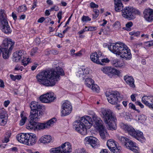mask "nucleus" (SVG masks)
Wrapping results in <instances>:
<instances>
[{"instance_id": "338daca9", "label": "nucleus", "mask_w": 153, "mask_h": 153, "mask_svg": "<svg viewBox=\"0 0 153 153\" xmlns=\"http://www.w3.org/2000/svg\"><path fill=\"white\" fill-rule=\"evenodd\" d=\"M12 16L13 18V19L15 21L17 19V17L16 14L15 13L13 12L12 14Z\"/></svg>"}, {"instance_id": "ddd939ff", "label": "nucleus", "mask_w": 153, "mask_h": 153, "mask_svg": "<svg viewBox=\"0 0 153 153\" xmlns=\"http://www.w3.org/2000/svg\"><path fill=\"white\" fill-rule=\"evenodd\" d=\"M86 144H90L94 148H96L100 146L99 140L96 138L91 136L87 137L85 139Z\"/></svg>"}, {"instance_id": "6e6d98bb", "label": "nucleus", "mask_w": 153, "mask_h": 153, "mask_svg": "<svg viewBox=\"0 0 153 153\" xmlns=\"http://www.w3.org/2000/svg\"><path fill=\"white\" fill-rule=\"evenodd\" d=\"M133 25V23L131 22H128L126 25V27L128 30V29L132 27Z\"/></svg>"}, {"instance_id": "393cba45", "label": "nucleus", "mask_w": 153, "mask_h": 153, "mask_svg": "<svg viewBox=\"0 0 153 153\" xmlns=\"http://www.w3.org/2000/svg\"><path fill=\"white\" fill-rule=\"evenodd\" d=\"M101 53L98 51L91 54L90 56V58L91 60L93 62L98 64H100L101 62L100 61L99 58L101 56Z\"/></svg>"}, {"instance_id": "b1692460", "label": "nucleus", "mask_w": 153, "mask_h": 153, "mask_svg": "<svg viewBox=\"0 0 153 153\" xmlns=\"http://www.w3.org/2000/svg\"><path fill=\"white\" fill-rule=\"evenodd\" d=\"M29 133H21L18 134L17 136V140L20 143L26 145L27 140Z\"/></svg>"}, {"instance_id": "e2e57ef3", "label": "nucleus", "mask_w": 153, "mask_h": 153, "mask_svg": "<svg viewBox=\"0 0 153 153\" xmlns=\"http://www.w3.org/2000/svg\"><path fill=\"white\" fill-rule=\"evenodd\" d=\"M0 87L2 88H4V82L1 79H0Z\"/></svg>"}, {"instance_id": "49530a36", "label": "nucleus", "mask_w": 153, "mask_h": 153, "mask_svg": "<svg viewBox=\"0 0 153 153\" xmlns=\"http://www.w3.org/2000/svg\"><path fill=\"white\" fill-rule=\"evenodd\" d=\"M129 108H131L133 109L134 110H135L136 111H137L138 112H139L140 111L138 110L136 108L135 106V105L133 104L132 103H129Z\"/></svg>"}, {"instance_id": "a878e982", "label": "nucleus", "mask_w": 153, "mask_h": 153, "mask_svg": "<svg viewBox=\"0 0 153 153\" xmlns=\"http://www.w3.org/2000/svg\"><path fill=\"white\" fill-rule=\"evenodd\" d=\"M32 116H30V119L29 120V123L26 125V128L28 129L35 130L36 128V122L38 121L39 118L37 120H35L33 119V117L32 118Z\"/></svg>"}, {"instance_id": "6e6552de", "label": "nucleus", "mask_w": 153, "mask_h": 153, "mask_svg": "<svg viewBox=\"0 0 153 153\" xmlns=\"http://www.w3.org/2000/svg\"><path fill=\"white\" fill-rule=\"evenodd\" d=\"M30 107L31 109L30 116H32L31 117H33V119L35 120H37L40 117L42 106L38 102L33 101L30 103Z\"/></svg>"}, {"instance_id": "2f4dec72", "label": "nucleus", "mask_w": 153, "mask_h": 153, "mask_svg": "<svg viewBox=\"0 0 153 153\" xmlns=\"http://www.w3.org/2000/svg\"><path fill=\"white\" fill-rule=\"evenodd\" d=\"M94 80L90 78H86L85 81V85L89 88H91V86L94 84Z\"/></svg>"}, {"instance_id": "9d476101", "label": "nucleus", "mask_w": 153, "mask_h": 153, "mask_svg": "<svg viewBox=\"0 0 153 153\" xmlns=\"http://www.w3.org/2000/svg\"><path fill=\"white\" fill-rule=\"evenodd\" d=\"M108 102L113 105H116L120 100V94L117 91H113L106 94Z\"/></svg>"}, {"instance_id": "3c124183", "label": "nucleus", "mask_w": 153, "mask_h": 153, "mask_svg": "<svg viewBox=\"0 0 153 153\" xmlns=\"http://www.w3.org/2000/svg\"><path fill=\"white\" fill-rule=\"evenodd\" d=\"M38 48L36 47L33 48L32 50L30 53V55L33 56L37 52Z\"/></svg>"}, {"instance_id": "cd10ccee", "label": "nucleus", "mask_w": 153, "mask_h": 153, "mask_svg": "<svg viewBox=\"0 0 153 153\" xmlns=\"http://www.w3.org/2000/svg\"><path fill=\"white\" fill-rule=\"evenodd\" d=\"M40 142L44 143H48L52 142V140L51 136L49 135H44L39 139Z\"/></svg>"}, {"instance_id": "de8ad7c7", "label": "nucleus", "mask_w": 153, "mask_h": 153, "mask_svg": "<svg viewBox=\"0 0 153 153\" xmlns=\"http://www.w3.org/2000/svg\"><path fill=\"white\" fill-rule=\"evenodd\" d=\"M110 60H109L108 58H105L102 59L101 60V64H100L101 65H104V63H108L109 62Z\"/></svg>"}, {"instance_id": "774afa93", "label": "nucleus", "mask_w": 153, "mask_h": 153, "mask_svg": "<svg viewBox=\"0 0 153 153\" xmlns=\"http://www.w3.org/2000/svg\"><path fill=\"white\" fill-rule=\"evenodd\" d=\"M10 102L9 100L5 101L4 102V105L5 107H7L10 104Z\"/></svg>"}, {"instance_id": "39448f33", "label": "nucleus", "mask_w": 153, "mask_h": 153, "mask_svg": "<svg viewBox=\"0 0 153 153\" xmlns=\"http://www.w3.org/2000/svg\"><path fill=\"white\" fill-rule=\"evenodd\" d=\"M100 114L105 123L108 124L109 130L116 129L117 119L111 111L108 109L102 108Z\"/></svg>"}, {"instance_id": "20e7f679", "label": "nucleus", "mask_w": 153, "mask_h": 153, "mask_svg": "<svg viewBox=\"0 0 153 153\" xmlns=\"http://www.w3.org/2000/svg\"><path fill=\"white\" fill-rule=\"evenodd\" d=\"M93 122L89 116H84L79 120H76L74 123V128L78 132L83 135L87 134V129L92 126Z\"/></svg>"}, {"instance_id": "7c9ffc66", "label": "nucleus", "mask_w": 153, "mask_h": 153, "mask_svg": "<svg viewBox=\"0 0 153 153\" xmlns=\"http://www.w3.org/2000/svg\"><path fill=\"white\" fill-rule=\"evenodd\" d=\"M7 21V16L5 11L3 10H0V22L1 23L2 22Z\"/></svg>"}, {"instance_id": "052dcab7", "label": "nucleus", "mask_w": 153, "mask_h": 153, "mask_svg": "<svg viewBox=\"0 0 153 153\" xmlns=\"http://www.w3.org/2000/svg\"><path fill=\"white\" fill-rule=\"evenodd\" d=\"M62 11H60L58 13L57 15V17L58 19H62Z\"/></svg>"}, {"instance_id": "c9c22d12", "label": "nucleus", "mask_w": 153, "mask_h": 153, "mask_svg": "<svg viewBox=\"0 0 153 153\" xmlns=\"http://www.w3.org/2000/svg\"><path fill=\"white\" fill-rule=\"evenodd\" d=\"M113 27L116 30H121V27L120 22L118 21H116L113 25Z\"/></svg>"}, {"instance_id": "e433bc0d", "label": "nucleus", "mask_w": 153, "mask_h": 153, "mask_svg": "<svg viewBox=\"0 0 153 153\" xmlns=\"http://www.w3.org/2000/svg\"><path fill=\"white\" fill-rule=\"evenodd\" d=\"M121 147L120 146H117H117L114 147V148L110 150L114 153H120V152Z\"/></svg>"}, {"instance_id": "f257e3e1", "label": "nucleus", "mask_w": 153, "mask_h": 153, "mask_svg": "<svg viewBox=\"0 0 153 153\" xmlns=\"http://www.w3.org/2000/svg\"><path fill=\"white\" fill-rule=\"evenodd\" d=\"M64 74L63 69L59 67L56 71H43L39 73L36 77L40 84L48 87L53 86L59 80L60 75L63 76Z\"/></svg>"}, {"instance_id": "f704fd0d", "label": "nucleus", "mask_w": 153, "mask_h": 153, "mask_svg": "<svg viewBox=\"0 0 153 153\" xmlns=\"http://www.w3.org/2000/svg\"><path fill=\"white\" fill-rule=\"evenodd\" d=\"M20 116L21 119L20 120L19 125L21 126H22L24 125L27 118V117L25 116H24L23 114L22 113L21 114Z\"/></svg>"}, {"instance_id": "aec40b11", "label": "nucleus", "mask_w": 153, "mask_h": 153, "mask_svg": "<svg viewBox=\"0 0 153 153\" xmlns=\"http://www.w3.org/2000/svg\"><path fill=\"white\" fill-rule=\"evenodd\" d=\"M62 153H70L71 152V146L68 142L62 144L60 146Z\"/></svg>"}, {"instance_id": "8fccbe9b", "label": "nucleus", "mask_w": 153, "mask_h": 153, "mask_svg": "<svg viewBox=\"0 0 153 153\" xmlns=\"http://www.w3.org/2000/svg\"><path fill=\"white\" fill-rule=\"evenodd\" d=\"M19 10L20 11H25L27 10V7L25 5H22L19 7Z\"/></svg>"}, {"instance_id": "ea45409f", "label": "nucleus", "mask_w": 153, "mask_h": 153, "mask_svg": "<svg viewBox=\"0 0 153 153\" xmlns=\"http://www.w3.org/2000/svg\"><path fill=\"white\" fill-rule=\"evenodd\" d=\"M82 22H87L91 20V19L88 16H83L81 19Z\"/></svg>"}, {"instance_id": "5fc2aeb1", "label": "nucleus", "mask_w": 153, "mask_h": 153, "mask_svg": "<svg viewBox=\"0 0 153 153\" xmlns=\"http://www.w3.org/2000/svg\"><path fill=\"white\" fill-rule=\"evenodd\" d=\"M7 114L5 111H3L2 113L0 114V118L4 119L6 117Z\"/></svg>"}, {"instance_id": "423d86ee", "label": "nucleus", "mask_w": 153, "mask_h": 153, "mask_svg": "<svg viewBox=\"0 0 153 153\" xmlns=\"http://www.w3.org/2000/svg\"><path fill=\"white\" fill-rule=\"evenodd\" d=\"M92 118L95 123L94 125L95 127L99 131L101 138L105 139L108 136V134L105 126L102 124V121L95 114L93 115Z\"/></svg>"}, {"instance_id": "f8f14e48", "label": "nucleus", "mask_w": 153, "mask_h": 153, "mask_svg": "<svg viewBox=\"0 0 153 153\" xmlns=\"http://www.w3.org/2000/svg\"><path fill=\"white\" fill-rule=\"evenodd\" d=\"M56 99L54 96V94L52 92L47 93L39 97V100L42 102L48 103L53 102Z\"/></svg>"}, {"instance_id": "4be33fe9", "label": "nucleus", "mask_w": 153, "mask_h": 153, "mask_svg": "<svg viewBox=\"0 0 153 153\" xmlns=\"http://www.w3.org/2000/svg\"><path fill=\"white\" fill-rule=\"evenodd\" d=\"M134 132L132 134L133 135H132L131 136L142 143L145 141V140L143 136L142 132L139 130L136 131L135 130V132Z\"/></svg>"}, {"instance_id": "864d4df0", "label": "nucleus", "mask_w": 153, "mask_h": 153, "mask_svg": "<svg viewBox=\"0 0 153 153\" xmlns=\"http://www.w3.org/2000/svg\"><path fill=\"white\" fill-rule=\"evenodd\" d=\"M7 121L4 119L0 118V125L4 126L6 124Z\"/></svg>"}, {"instance_id": "72a5a7b5", "label": "nucleus", "mask_w": 153, "mask_h": 153, "mask_svg": "<svg viewBox=\"0 0 153 153\" xmlns=\"http://www.w3.org/2000/svg\"><path fill=\"white\" fill-rule=\"evenodd\" d=\"M49 152L50 153H62L60 146L51 149L49 150Z\"/></svg>"}, {"instance_id": "bf43d9fd", "label": "nucleus", "mask_w": 153, "mask_h": 153, "mask_svg": "<svg viewBox=\"0 0 153 153\" xmlns=\"http://www.w3.org/2000/svg\"><path fill=\"white\" fill-rule=\"evenodd\" d=\"M135 103L136 105H139L141 108H143L144 105L140 102L138 101H137L135 102Z\"/></svg>"}, {"instance_id": "a18cd8bd", "label": "nucleus", "mask_w": 153, "mask_h": 153, "mask_svg": "<svg viewBox=\"0 0 153 153\" xmlns=\"http://www.w3.org/2000/svg\"><path fill=\"white\" fill-rule=\"evenodd\" d=\"M10 135L11 134L10 133H8V134H6L7 136H5V137L4 139V141L3 142L4 143H7L9 142V139L10 137Z\"/></svg>"}, {"instance_id": "c85d7f7f", "label": "nucleus", "mask_w": 153, "mask_h": 153, "mask_svg": "<svg viewBox=\"0 0 153 153\" xmlns=\"http://www.w3.org/2000/svg\"><path fill=\"white\" fill-rule=\"evenodd\" d=\"M117 145V143L113 140L110 139L107 141V146L110 150L114 148Z\"/></svg>"}, {"instance_id": "6ab92c4d", "label": "nucleus", "mask_w": 153, "mask_h": 153, "mask_svg": "<svg viewBox=\"0 0 153 153\" xmlns=\"http://www.w3.org/2000/svg\"><path fill=\"white\" fill-rule=\"evenodd\" d=\"M120 125L121 128L123 129L128 133L131 136L133 135L132 134L134 132V131L135 132V129L130 125L121 123Z\"/></svg>"}, {"instance_id": "79ce46f5", "label": "nucleus", "mask_w": 153, "mask_h": 153, "mask_svg": "<svg viewBox=\"0 0 153 153\" xmlns=\"http://www.w3.org/2000/svg\"><path fill=\"white\" fill-rule=\"evenodd\" d=\"M93 10L95 13L93 14V17L94 19H95L98 16L99 13V11L98 10L96 9H94Z\"/></svg>"}, {"instance_id": "2eb2a0df", "label": "nucleus", "mask_w": 153, "mask_h": 153, "mask_svg": "<svg viewBox=\"0 0 153 153\" xmlns=\"http://www.w3.org/2000/svg\"><path fill=\"white\" fill-rule=\"evenodd\" d=\"M62 113L63 116L69 114L72 110V106L70 103L68 101H65L62 104Z\"/></svg>"}, {"instance_id": "7ed1b4c3", "label": "nucleus", "mask_w": 153, "mask_h": 153, "mask_svg": "<svg viewBox=\"0 0 153 153\" xmlns=\"http://www.w3.org/2000/svg\"><path fill=\"white\" fill-rule=\"evenodd\" d=\"M115 10L117 12L122 11V15L124 18L129 20L135 18V15H140V12L137 10L131 7H127L123 9V5L121 0H114Z\"/></svg>"}, {"instance_id": "412c9836", "label": "nucleus", "mask_w": 153, "mask_h": 153, "mask_svg": "<svg viewBox=\"0 0 153 153\" xmlns=\"http://www.w3.org/2000/svg\"><path fill=\"white\" fill-rule=\"evenodd\" d=\"M1 27L2 31L5 33L9 34L12 32V29L8 25L7 21L2 22Z\"/></svg>"}, {"instance_id": "603ef678", "label": "nucleus", "mask_w": 153, "mask_h": 153, "mask_svg": "<svg viewBox=\"0 0 153 153\" xmlns=\"http://www.w3.org/2000/svg\"><path fill=\"white\" fill-rule=\"evenodd\" d=\"M88 153L85 149L83 148L79 149L77 150V153Z\"/></svg>"}, {"instance_id": "f3484780", "label": "nucleus", "mask_w": 153, "mask_h": 153, "mask_svg": "<svg viewBox=\"0 0 153 153\" xmlns=\"http://www.w3.org/2000/svg\"><path fill=\"white\" fill-rule=\"evenodd\" d=\"M143 16L145 20L148 22L153 21V10L151 8L146 9L143 12Z\"/></svg>"}, {"instance_id": "1a4fd4ad", "label": "nucleus", "mask_w": 153, "mask_h": 153, "mask_svg": "<svg viewBox=\"0 0 153 153\" xmlns=\"http://www.w3.org/2000/svg\"><path fill=\"white\" fill-rule=\"evenodd\" d=\"M120 140L123 145L125 146L127 149L134 152V153H138L137 152L139 150V147L136 143L124 137H121Z\"/></svg>"}, {"instance_id": "5701e85b", "label": "nucleus", "mask_w": 153, "mask_h": 153, "mask_svg": "<svg viewBox=\"0 0 153 153\" xmlns=\"http://www.w3.org/2000/svg\"><path fill=\"white\" fill-rule=\"evenodd\" d=\"M28 139L26 145L31 146L34 145L37 141L36 135L32 133H29Z\"/></svg>"}, {"instance_id": "69168bd1", "label": "nucleus", "mask_w": 153, "mask_h": 153, "mask_svg": "<svg viewBox=\"0 0 153 153\" xmlns=\"http://www.w3.org/2000/svg\"><path fill=\"white\" fill-rule=\"evenodd\" d=\"M136 96L135 94H132L131 96V98L133 101H136Z\"/></svg>"}, {"instance_id": "13d9d810", "label": "nucleus", "mask_w": 153, "mask_h": 153, "mask_svg": "<svg viewBox=\"0 0 153 153\" xmlns=\"http://www.w3.org/2000/svg\"><path fill=\"white\" fill-rule=\"evenodd\" d=\"M24 68L23 66H16L15 68V70L18 71L20 70L22 71V69Z\"/></svg>"}, {"instance_id": "09e8293b", "label": "nucleus", "mask_w": 153, "mask_h": 153, "mask_svg": "<svg viewBox=\"0 0 153 153\" xmlns=\"http://www.w3.org/2000/svg\"><path fill=\"white\" fill-rule=\"evenodd\" d=\"M85 28H87V31H93V30H96L97 29V27H85Z\"/></svg>"}, {"instance_id": "a211bd4d", "label": "nucleus", "mask_w": 153, "mask_h": 153, "mask_svg": "<svg viewBox=\"0 0 153 153\" xmlns=\"http://www.w3.org/2000/svg\"><path fill=\"white\" fill-rule=\"evenodd\" d=\"M142 101L149 108L153 109V96H144L142 97Z\"/></svg>"}, {"instance_id": "4c0bfd02", "label": "nucleus", "mask_w": 153, "mask_h": 153, "mask_svg": "<svg viewBox=\"0 0 153 153\" xmlns=\"http://www.w3.org/2000/svg\"><path fill=\"white\" fill-rule=\"evenodd\" d=\"M90 88L94 91L98 92L99 91V87L97 84H94Z\"/></svg>"}, {"instance_id": "0eeeda50", "label": "nucleus", "mask_w": 153, "mask_h": 153, "mask_svg": "<svg viewBox=\"0 0 153 153\" xmlns=\"http://www.w3.org/2000/svg\"><path fill=\"white\" fill-rule=\"evenodd\" d=\"M13 60L15 62H17L20 60H22V65L26 66L30 62V59L26 57V53L23 50L17 51L13 53Z\"/></svg>"}, {"instance_id": "4468645a", "label": "nucleus", "mask_w": 153, "mask_h": 153, "mask_svg": "<svg viewBox=\"0 0 153 153\" xmlns=\"http://www.w3.org/2000/svg\"><path fill=\"white\" fill-rule=\"evenodd\" d=\"M15 42L12 41L10 39H4L3 42L1 47L3 48H5V49L12 52V50L14 48Z\"/></svg>"}, {"instance_id": "f03ea898", "label": "nucleus", "mask_w": 153, "mask_h": 153, "mask_svg": "<svg viewBox=\"0 0 153 153\" xmlns=\"http://www.w3.org/2000/svg\"><path fill=\"white\" fill-rule=\"evenodd\" d=\"M108 49L112 52L126 60H130L132 58L131 50L124 43L120 42L111 44Z\"/></svg>"}, {"instance_id": "dca6fc26", "label": "nucleus", "mask_w": 153, "mask_h": 153, "mask_svg": "<svg viewBox=\"0 0 153 153\" xmlns=\"http://www.w3.org/2000/svg\"><path fill=\"white\" fill-rule=\"evenodd\" d=\"M89 69L87 67L83 66L79 68L76 75L77 77L83 79L89 74Z\"/></svg>"}, {"instance_id": "0e129e2a", "label": "nucleus", "mask_w": 153, "mask_h": 153, "mask_svg": "<svg viewBox=\"0 0 153 153\" xmlns=\"http://www.w3.org/2000/svg\"><path fill=\"white\" fill-rule=\"evenodd\" d=\"M45 20V18L44 17H42L38 20L37 22L39 23H42Z\"/></svg>"}, {"instance_id": "4d7b16f0", "label": "nucleus", "mask_w": 153, "mask_h": 153, "mask_svg": "<svg viewBox=\"0 0 153 153\" xmlns=\"http://www.w3.org/2000/svg\"><path fill=\"white\" fill-rule=\"evenodd\" d=\"M90 6L92 8H98L99 7L98 5L94 3L93 2H91L90 4Z\"/></svg>"}, {"instance_id": "a19ab883", "label": "nucleus", "mask_w": 153, "mask_h": 153, "mask_svg": "<svg viewBox=\"0 0 153 153\" xmlns=\"http://www.w3.org/2000/svg\"><path fill=\"white\" fill-rule=\"evenodd\" d=\"M145 45L146 47H151L153 46V40L146 42H144Z\"/></svg>"}, {"instance_id": "9b49d317", "label": "nucleus", "mask_w": 153, "mask_h": 153, "mask_svg": "<svg viewBox=\"0 0 153 153\" xmlns=\"http://www.w3.org/2000/svg\"><path fill=\"white\" fill-rule=\"evenodd\" d=\"M56 119L53 118L48 121L46 123H36V128L38 130H43L47 128H49L52 126L53 124L56 121Z\"/></svg>"}, {"instance_id": "473e14b6", "label": "nucleus", "mask_w": 153, "mask_h": 153, "mask_svg": "<svg viewBox=\"0 0 153 153\" xmlns=\"http://www.w3.org/2000/svg\"><path fill=\"white\" fill-rule=\"evenodd\" d=\"M113 68L111 67H105L101 68V70L105 74H111Z\"/></svg>"}, {"instance_id": "c03bdc74", "label": "nucleus", "mask_w": 153, "mask_h": 153, "mask_svg": "<svg viewBox=\"0 0 153 153\" xmlns=\"http://www.w3.org/2000/svg\"><path fill=\"white\" fill-rule=\"evenodd\" d=\"M140 34V32L139 31L134 32L132 31L129 33V34L134 36L137 37Z\"/></svg>"}, {"instance_id": "58836bf2", "label": "nucleus", "mask_w": 153, "mask_h": 153, "mask_svg": "<svg viewBox=\"0 0 153 153\" xmlns=\"http://www.w3.org/2000/svg\"><path fill=\"white\" fill-rule=\"evenodd\" d=\"M10 76L11 79L13 81H15L16 79L19 80L22 77L21 76L19 75H17L14 76L13 74H10Z\"/></svg>"}, {"instance_id": "c756f323", "label": "nucleus", "mask_w": 153, "mask_h": 153, "mask_svg": "<svg viewBox=\"0 0 153 153\" xmlns=\"http://www.w3.org/2000/svg\"><path fill=\"white\" fill-rule=\"evenodd\" d=\"M112 64L116 67H121L123 66L124 65V62L118 59H114L111 62Z\"/></svg>"}, {"instance_id": "680f3d73", "label": "nucleus", "mask_w": 153, "mask_h": 153, "mask_svg": "<svg viewBox=\"0 0 153 153\" xmlns=\"http://www.w3.org/2000/svg\"><path fill=\"white\" fill-rule=\"evenodd\" d=\"M38 64L37 63H35L34 65H33L31 68V69L32 71H34L35 70L36 68V67H37V66L38 65Z\"/></svg>"}, {"instance_id": "bb28decb", "label": "nucleus", "mask_w": 153, "mask_h": 153, "mask_svg": "<svg viewBox=\"0 0 153 153\" xmlns=\"http://www.w3.org/2000/svg\"><path fill=\"white\" fill-rule=\"evenodd\" d=\"M124 79L126 83L130 87L133 88L135 87L134 80L132 76L126 75L124 76Z\"/></svg>"}, {"instance_id": "37998d69", "label": "nucleus", "mask_w": 153, "mask_h": 153, "mask_svg": "<svg viewBox=\"0 0 153 153\" xmlns=\"http://www.w3.org/2000/svg\"><path fill=\"white\" fill-rule=\"evenodd\" d=\"M120 72L119 70H118L115 69L113 68L111 74L118 76L120 75Z\"/></svg>"}]
</instances>
